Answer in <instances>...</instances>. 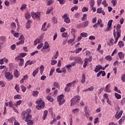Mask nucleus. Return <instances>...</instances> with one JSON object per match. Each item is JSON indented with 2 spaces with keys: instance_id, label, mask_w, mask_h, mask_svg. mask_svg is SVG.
<instances>
[{
  "instance_id": "f257e3e1",
  "label": "nucleus",
  "mask_w": 125,
  "mask_h": 125,
  "mask_svg": "<svg viewBox=\"0 0 125 125\" xmlns=\"http://www.w3.org/2000/svg\"><path fill=\"white\" fill-rule=\"evenodd\" d=\"M31 111H32L30 109H27L25 111H23L21 114V117L22 120H25L27 121V119H31L32 118V115L31 114Z\"/></svg>"
},
{
  "instance_id": "f03ea898",
  "label": "nucleus",
  "mask_w": 125,
  "mask_h": 125,
  "mask_svg": "<svg viewBox=\"0 0 125 125\" xmlns=\"http://www.w3.org/2000/svg\"><path fill=\"white\" fill-rule=\"evenodd\" d=\"M121 28H122V25L121 24H117V37L116 38V33H115V29L113 30V35L115 38V42L114 43L116 44L118 42V41L119 40V38L121 37Z\"/></svg>"
},
{
  "instance_id": "7ed1b4c3",
  "label": "nucleus",
  "mask_w": 125,
  "mask_h": 125,
  "mask_svg": "<svg viewBox=\"0 0 125 125\" xmlns=\"http://www.w3.org/2000/svg\"><path fill=\"white\" fill-rule=\"evenodd\" d=\"M36 108L37 110H41V109H43L44 108V102L42 101V99H39L36 102Z\"/></svg>"
},
{
  "instance_id": "20e7f679",
  "label": "nucleus",
  "mask_w": 125,
  "mask_h": 125,
  "mask_svg": "<svg viewBox=\"0 0 125 125\" xmlns=\"http://www.w3.org/2000/svg\"><path fill=\"white\" fill-rule=\"evenodd\" d=\"M80 100H81V97H80L79 96H75L71 100V106L77 104V103L80 102Z\"/></svg>"
},
{
  "instance_id": "39448f33",
  "label": "nucleus",
  "mask_w": 125,
  "mask_h": 125,
  "mask_svg": "<svg viewBox=\"0 0 125 125\" xmlns=\"http://www.w3.org/2000/svg\"><path fill=\"white\" fill-rule=\"evenodd\" d=\"M57 101L59 102V104L60 105H62L65 103V99H64V95L62 94L58 97Z\"/></svg>"
},
{
  "instance_id": "423d86ee",
  "label": "nucleus",
  "mask_w": 125,
  "mask_h": 125,
  "mask_svg": "<svg viewBox=\"0 0 125 125\" xmlns=\"http://www.w3.org/2000/svg\"><path fill=\"white\" fill-rule=\"evenodd\" d=\"M15 60H17V61H18V60L20 61L19 63L20 67H22L24 65V60L22 58H21L20 56H17L15 58Z\"/></svg>"
},
{
  "instance_id": "0eeeda50",
  "label": "nucleus",
  "mask_w": 125,
  "mask_h": 125,
  "mask_svg": "<svg viewBox=\"0 0 125 125\" xmlns=\"http://www.w3.org/2000/svg\"><path fill=\"white\" fill-rule=\"evenodd\" d=\"M112 23H113V20H110L108 21L106 29L104 30V32H108L112 30Z\"/></svg>"
},
{
  "instance_id": "6e6552de",
  "label": "nucleus",
  "mask_w": 125,
  "mask_h": 125,
  "mask_svg": "<svg viewBox=\"0 0 125 125\" xmlns=\"http://www.w3.org/2000/svg\"><path fill=\"white\" fill-rule=\"evenodd\" d=\"M5 77L8 81H11L13 79V75L10 72H6L5 73Z\"/></svg>"
},
{
  "instance_id": "1a4fd4ad",
  "label": "nucleus",
  "mask_w": 125,
  "mask_h": 125,
  "mask_svg": "<svg viewBox=\"0 0 125 125\" xmlns=\"http://www.w3.org/2000/svg\"><path fill=\"white\" fill-rule=\"evenodd\" d=\"M31 16L33 19H36V18H40L41 17V13L40 12L35 13L34 12H32Z\"/></svg>"
},
{
  "instance_id": "9d476101",
  "label": "nucleus",
  "mask_w": 125,
  "mask_h": 125,
  "mask_svg": "<svg viewBox=\"0 0 125 125\" xmlns=\"http://www.w3.org/2000/svg\"><path fill=\"white\" fill-rule=\"evenodd\" d=\"M62 19H64V21L67 24H69L70 22V18H69V16L67 14L64 15L62 17Z\"/></svg>"
},
{
  "instance_id": "9b49d317",
  "label": "nucleus",
  "mask_w": 125,
  "mask_h": 125,
  "mask_svg": "<svg viewBox=\"0 0 125 125\" xmlns=\"http://www.w3.org/2000/svg\"><path fill=\"white\" fill-rule=\"evenodd\" d=\"M100 70H105V68L102 67L101 65H97L95 69L94 70L95 73H98Z\"/></svg>"
},
{
  "instance_id": "f8f14e48",
  "label": "nucleus",
  "mask_w": 125,
  "mask_h": 125,
  "mask_svg": "<svg viewBox=\"0 0 125 125\" xmlns=\"http://www.w3.org/2000/svg\"><path fill=\"white\" fill-rule=\"evenodd\" d=\"M76 64L77 62H72L70 64L66 65L65 68H66L67 70H70V68H71V67H74V66H76Z\"/></svg>"
},
{
  "instance_id": "ddd939ff",
  "label": "nucleus",
  "mask_w": 125,
  "mask_h": 125,
  "mask_svg": "<svg viewBox=\"0 0 125 125\" xmlns=\"http://www.w3.org/2000/svg\"><path fill=\"white\" fill-rule=\"evenodd\" d=\"M105 91L108 93H111V92H112V91H111V85H110V84H108L106 85L105 88Z\"/></svg>"
},
{
  "instance_id": "4468645a",
  "label": "nucleus",
  "mask_w": 125,
  "mask_h": 125,
  "mask_svg": "<svg viewBox=\"0 0 125 125\" xmlns=\"http://www.w3.org/2000/svg\"><path fill=\"white\" fill-rule=\"evenodd\" d=\"M122 115H123V111H121L120 112H117L115 114V119H117V120H119L121 117Z\"/></svg>"
},
{
  "instance_id": "2eb2a0df",
  "label": "nucleus",
  "mask_w": 125,
  "mask_h": 125,
  "mask_svg": "<svg viewBox=\"0 0 125 125\" xmlns=\"http://www.w3.org/2000/svg\"><path fill=\"white\" fill-rule=\"evenodd\" d=\"M74 60L75 62H78V63H83V60H82V58L81 57H76L74 58Z\"/></svg>"
},
{
  "instance_id": "dca6fc26",
  "label": "nucleus",
  "mask_w": 125,
  "mask_h": 125,
  "mask_svg": "<svg viewBox=\"0 0 125 125\" xmlns=\"http://www.w3.org/2000/svg\"><path fill=\"white\" fill-rule=\"evenodd\" d=\"M118 55L119 56L120 60H124V59H125V54L123 53V52H119Z\"/></svg>"
},
{
  "instance_id": "f3484780",
  "label": "nucleus",
  "mask_w": 125,
  "mask_h": 125,
  "mask_svg": "<svg viewBox=\"0 0 125 125\" xmlns=\"http://www.w3.org/2000/svg\"><path fill=\"white\" fill-rule=\"evenodd\" d=\"M97 13H99V14H103V15H105V12H104V10H102V8H99L97 9Z\"/></svg>"
},
{
  "instance_id": "a211bd4d",
  "label": "nucleus",
  "mask_w": 125,
  "mask_h": 125,
  "mask_svg": "<svg viewBox=\"0 0 125 125\" xmlns=\"http://www.w3.org/2000/svg\"><path fill=\"white\" fill-rule=\"evenodd\" d=\"M72 83H70L66 84V88H65V91L69 92L70 91V87L72 86Z\"/></svg>"
},
{
  "instance_id": "6ab92c4d",
  "label": "nucleus",
  "mask_w": 125,
  "mask_h": 125,
  "mask_svg": "<svg viewBox=\"0 0 125 125\" xmlns=\"http://www.w3.org/2000/svg\"><path fill=\"white\" fill-rule=\"evenodd\" d=\"M84 111L85 113L84 117H86L87 118V114H88V107L87 106L84 107Z\"/></svg>"
},
{
  "instance_id": "aec40b11",
  "label": "nucleus",
  "mask_w": 125,
  "mask_h": 125,
  "mask_svg": "<svg viewBox=\"0 0 125 125\" xmlns=\"http://www.w3.org/2000/svg\"><path fill=\"white\" fill-rule=\"evenodd\" d=\"M14 75L15 78H19L20 76V72H19L17 69H16L14 72Z\"/></svg>"
},
{
  "instance_id": "412c9836",
  "label": "nucleus",
  "mask_w": 125,
  "mask_h": 125,
  "mask_svg": "<svg viewBox=\"0 0 125 125\" xmlns=\"http://www.w3.org/2000/svg\"><path fill=\"white\" fill-rule=\"evenodd\" d=\"M49 47V44L48 43V42H45L44 43V46L42 47V49H47Z\"/></svg>"
},
{
  "instance_id": "4be33fe9",
  "label": "nucleus",
  "mask_w": 125,
  "mask_h": 125,
  "mask_svg": "<svg viewBox=\"0 0 125 125\" xmlns=\"http://www.w3.org/2000/svg\"><path fill=\"white\" fill-rule=\"evenodd\" d=\"M76 40V35H74L72 39H70L67 42L68 44H70L72 42H74Z\"/></svg>"
},
{
  "instance_id": "5701e85b",
  "label": "nucleus",
  "mask_w": 125,
  "mask_h": 125,
  "mask_svg": "<svg viewBox=\"0 0 125 125\" xmlns=\"http://www.w3.org/2000/svg\"><path fill=\"white\" fill-rule=\"evenodd\" d=\"M39 93H40L39 91L34 90L33 91V92H32V95L33 96H34V97H38V96L39 95Z\"/></svg>"
},
{
  "instance_id": "b1692460",
  "label": "nucleus",
  "mask_w": 125,
  "mask_h": 125,
  "mask_svg": "<svg viewBox=\"0 0 125 125\" xmlns=\"http://www.w3.org/2000/svg\"><path fill=\"white\" fill-rule=\"evenodd\" d=\"M39 73V67H37L33 72L32 73L33 77H36L37 76V74Z\"/></svg>"
},
{
  "instance_id": "393cba45",
  "label": "nucleus",
  "mask_w": 125,
  "mask_h": 125,
  "mask_svg": "<svg viewBox=\"0 0 125 125\" xmlns=\"http://www.w3.org/2000/svg\"><path fill=\"white\" fill-rule=\"evenodd\" d=\"M30 119H27L26 120H25V122H27V124L28 125H33L34 123L33 122V121L29 120Z\"/></svg>"
},
{
  "instance_id": "a878e982",
  "label": "nucleus",
  "mask_w": 125,
  "mask_h": 125,
  "mask_svg": "<svg viewBox=\"0 0 125 125\" xmlns=\"http://www.w3.org/2000/svg\"><path fill=\"white\" fill-rule=\"evenodd\" d=\"M79 111H80V109H79L78 108H75V109H72V113L73 114H74L75 115H77V114H78Z\"/></svg>"
},
{
  "instance_id": "bb28decb",
  "label": "nucleus",
  "mask_w": 125,
  "mask_h": 125,
  "mask_svg": "<svg viewBox=\"0 0 125 125\" xmlns=\"http://www.w3.org/2000/svg\"><path fill=\"white\" fill-rule=\"evenodd\" d=\"M88 24H89V21H86L83 23V28H85L88 26Z\"/></svg>"
},
{
  "instance_id": "cd10ccee",
  "label": "nucleus",
  "mask_w": 125,
  "mask_h": 125,
  "mask_svg": "<svg viewBox=\"0 0 125 125\" xmlns=\"http://www.w3.org/2000/svg\"><path fill=\"white\" fill-rule=\"evenodd\" d=\"M82 83H85V75L83 74L82 75V78L81 79Z\"/></svg>"
},
{
  "instance_id": "c85d7f7f",
  "label": "nucleus",
  "mask_w": 125,
  "mask_h": 125,
  "mask_svg": "<svg viewBox=\"0 0 125 125\" xmlns=\"http://www.w3.org/2000/svg\"><path fill=\"white\" fill-rule=\"evenodd\" d=\"M48 113V111L47 110H45L43 113V116L42 117L43 120H45V118H46V116H47V114Z\"/></svg>"
},
{
  "instance_id": "c756f323",
  "label": "nucleus",
  "mask_w": 125,
  "mask_h": 125,
  "mask_svg": "<svg viewBox=\"0 0 125 125\" xmlns=\"http://www.w3.org/2000/svg\"><path fill=\"white\" fill-rule=\"evenodd\" d=\"M87 36H88L87 33L85 32H83L80 34V36L83 38H86Z\"/></svg>"
},
{
  "instance_id": "7c9ffc66",
  "label": "nucleus",
  "mask_w": 125,
  "mask_h": 125,
  "mask_svg": "<svg viewBox=\"0 0 125 125\" xmlns=\"http://www.w3.org/2000/svg\"><path fill=\"white\" fill-rule=\"evenodd\" d=\"M45 26H46V22H44L42 25V30L44 32H45L47 30V29L45 28Z\"/></svg>"
},
{
  "instance_id": "2f4dec72",
  "label": "nucleus",
  "mask_w": 125,
  "mask_h": 125,
  "mask_svg": "<svg viewBox=\"0 0 125 125\" xmlns=\"http://www.w3.org/2000/svg\"><path fill=\"white\" fill-rule=\"evenodd\" d=\"M26 27L27 29H30V28H31V21H27L26 24Z\"/></svg>"
},
{
  "instance_id": "473e14b6",
  "label": "nucleus",
  "mask_w": 125,
  "mask_h": 125,
  "mask_svg": "<svg viewBox=\"0 0 125 125\" xmlns=\"http://www.w3.org/2000/svg\"><path fill=\"white\" fill-rule=\"evenodd\" d=\"M40 74L41 75H42V73H43V71L44 70V67H43V65H41L40 68Z\"/></svg>"
},
{
  "instance_id": "72a5a7b5",
  "label": "nucleus",
  "mask_w": 125,
  "mask_h": 125,
  "mask_svg": "<svg viewBox=\"0 0 125 125\" xmlns=\"http://www.w3.org/2000/svg\"><path fill=\"white\" fill-rule=\"evenodd\" d=\"M125 116H123L121 119H120V120L119 121V125H122L123 122H124V121H125Z\"/></svg>"
},
{
  "instance_id": "f704fd0d",
  "label": "nucleus",
  "mask_w": 125,
  "mask_h": 125,
  "mask_svg": "<svg viewBox=\"0 0 125 125\" xmlns=\"http://www.w3.org/2000/svg\"><path fill=\"white\" fill-rule=\"evenodd\" d=\"M91 7H93L95 5L94 0H91L89 3Z\"/></svg>"
},
{
  "instance_id": "c9c22d12",
  "label": "nucleus",
  "mask_w": 125,
  "mask_h": 125,
  "mask_svg": "<svg viewBox=\"0 0 125 125\" xmlns=\"http://www.w3.org/2000/svg\"><path fill=\"white\" fill-rule=\"evenodd\" d=\"M102 4L104 5V7H107L108 6V3L106 0H104L102 2Z\"/></svg>"
},
{
  "instance_id": "e433bc0d",
  "label": "nucleus",
  "mask_w": 125,
  "mask_h": 125,
  "mask_svg": "<svg viewBox=\"0 0 125 125\" xmlns=\"http://www.w3.org/2000/svg\"><path fill=\"white\" fill-rule=\"evenodd\" d=\"M84 61H86L87 63H88V62H91V61H92V57L91 56L89 58L85 59Z\"/></svg>"
},
{
  "instance_id": "4c0bfd02",
  "label": "nucleus",
  "mask_w": 125,
  "mask_h": 125,
  "mask_svg": "<svg viewBox=\"0 0 125 125\" xmlns=\"http://www.w3.org/2000/svg\"><path fill=\"white\" fill-rule=\"evenodd\" d=\"M46 98L48 101H50V102H53L54 99L53 98H51L50 96H47Z\"/></svg>"
},
{
  "instance_id": "58836bf2",
  "label": "nucleus",
  "mask_w": 125,
  "mask_h": 125,
  "mask_svg": "<svg viewBox=\"0 0 125 125\" xmlns=\"http://www.w3.org/2000/svg\"><path fill=\"white\" fill-rule=\"evenodd\" d=\"M53 10V7L49 8L46 11V14H49Z\"/></svg>"
},
{
  "instance_id": "ea45409f",
  "label": "nucleus",
  "mask_w": 125,
  "mask_h": 125,
  "mask_svg": "<svg viewBox=\"0 0 125 125\" xmlns=\"http://www.w3.org/2000/svg\"><path fill=\"white\" fill-rule=\"evenodd\" d=\"M11 28L14 30L16 28V24L15 22H12L11 24Z\"/></svg>"
},
{
  "instance_id": "a19ab883",
  "label": "nucleus",
  "mask_w": 125,
  "mask_h": 125,
  "mask_svg": "<svg viewBox=\"0 0 125 125\" xmlns=\"http://www.w3.org/2000/svg\"><path fill=\"white\" fill-rule=\"evenodd\" d=\"M115 96L116 97V98H117V99H121V98H122V96H121V95L115 93Z\"/></svg>"
},
{
  "instance_id": "79ce46f5",
  "label": "nucleus",
  "mask_w": 125,
  "mask_h": 125,
  "mask_svg": "<svg viewBox=\"0 0 125 125\" xmlns=\"http://www.w3.org/2000/svg\"><path fill=\"white\" fill-rule=\"evenodd\" d=\"M21 102H22V101L21 100L17 101L16 103L14 104L15 106H16V107H18V106H19V105L21 104Z\"/></svg>"
},
{
  "instance_id": "37998d69",
  "label": "nucleus",
  "mask_w": 125,
  "mask_h": 125,
  "mask_svg": "<svg viewBox=\"0 0 125 125\" xmlns=\"http://www.w3.org/2000/svg\"><path fill=\"white\" fill-rule=\"evenodd\" d=\"M52 22L54 23V24L57 23V19L55 17H53L52 19Z\"/></svg>"
},
{
  "instance_id": "c03bdc74",
  "label": "nucleus",
  "mask_w": 125,
  "mask_h": 125,
  "mask_svg": "<svg viewBox=\"0 0 125 125\" xmlns=\"http://www.w3.org/2000/svg\"><path fill=\"white\" fill-rule=\"evenodd\" d=\"M21 88L22 90V92H25L26 90L27 89L26 87H25V86H24L23 85L21 86Z\"/></svg>"
},
{
  "instance_id": "a18cd8bd",
  "label": "nucleus",
  "mask_w": 125,
  "mask_h": 125,
  "mask_svg": "<svg viewBox=\"0 0 125 125\" xmlns=\"http://www.w3.org/2000/svg\"><path fill=\"white\" fill-rule=\"evenodd\" d=\"M55 71V69H54L53 68H51L49 76H52V75H53V73H54Z\"/></svg>"
},
{
  "instance_id": "49530a36",
  "label": "nucleus",
  "mask_w": 125,
  "mask_h": 125,
  "mask_svg": "<svg viewBox=\"0 0 125 125\" xmlns=\"http://www.w3.org/2000/svg\"><path fill=\"white\" fill-rule=\"evenodd\" d=\"M62 38H67L68 37V33L67 32H64L62 34Z\"/></svg>"
},
{
  "instance_id": "de8ad7c7",
  "label": "nucleus",
  "mask_w": 125,
  "mask_h": 125,
  "mask_svg": "<svg viewBox=\"0 0 125 125\" xmlns=\"http://www.w3.org/2000/svg\"><path fill=\"white\" fill-rule=\"evenodd\" d=\"M25 42L24 40H21L19 42H17V45H19V44H24Z\"/></svg>"
},
{
  "instance_id": "09e8293b",
  "label": "nucleus",
  "mask_w": 125,
  "mask_h": 125,
  "mask_svg": "<svg viewBox=\"0 0 125 125\" xmlns=\"http://www.w3.org/2000/svg\"><path fill=\"white\" fill-rule=\"evenodd\" d=\"M41 42V40H40V39H37L36 40H35L34 41V45H37V43H39V42Z\"/></svg>"
},
{
  "instance_id": "8fccbe9b",
  "label": "nucleus",
  "mask_w": 125,
  "mask_h": 125,
  "mask_svg": "<svg viewBox=\"0 0 125 125\" xmlns=\"http://www.w3.org/2000/svg\"><path fill=\"white\" fill-rule=\"evenodd\" d=\"M15 89H16L17 92H19V90H20V88L19 87V85L18 84H16L15 87Z\"/></svg>"
},
{
  "instance_id": "3c124183",
  "label": "nucleus",
  "mask_w": 125,
  "mask_h": 125,
  "mask_svg": "<svg viewBox=\"0 0 125 125\" xmlns=\"http://www.w3.org/2000/svg\"><path fill=\"white\" fill-rule=\"evenodd\" d=\"M59 55V52H58V51H57L55 56H54V59H57V58H58Z\"/></svg>"
},
{
  "instance_id": "603ef678",
  "label": "nucleus",
  "mask_w": 125,
  "mask_h": 125,
  "mask_svg": "<svg viewBox=\"0 0 125 125\" xmlns=\"http://www.w3.org/2000/svg\"><path fill=\"white\" fill-rule=\"evenodd\" d=\"M111 3H112L113 6H116L117 5V0H112Z\"/></svg>"
},
{
  "instance_id": "864d4df0",
  "label": "nucleus",
  "mask_w": 125,
  "mask_h": 125,
  "mask_svg": "<svg viewBox=\"0 0 125 125\" xmlns=\"http://www.w3.org/2000/svg\"><path fill=\"white\" fill-rule=\"evenodd\" d=\"M82 49H83V48H78L76 49L75 50V53H76V54H77V53H80V51H82Z\"/></svg>"
},
{
  "instance_id": "5fc2aeb1",
  "label": "nucleus",
  "mask_w": 125,
  "mask_h": 125,
  "mask_svg": "<svg viewBox=\"0 0 125 125\" xmlns=\"http://www.w3.org/2000/svg\"><path fill=\"white\" fill-rule=\"evenodd\" d=\"M25 18L27 20H29V19H30V18H31V15H30L29 13H26L25 14Z\"/></svg>"
},
{
  "instance_id": "6e6d98bb",
  "label": "nucleus",
  "mask_w": 125,
  "mask_h": 125,
  "mask_svg": "<svg viewBox=\"0 0 125 125\" xmlns=\"http://www.w3.org/2000/svg\"><path fill=\"white\" fill-rule=\"evenodd\" d=\"M43 47V43H41L40 44L38 45L37 47V48L38 49H41V48H42V47Z\"/></svg>"
},
{
  "instance_id": "4d7b16f0",
  "label": "nucleus",
  "mask_w": 125,
  "mask_h": 125,
  "mask_svg": "<svg viewBox=\"0 0 125 125\" xmlns=\"http://www.w3.org/2000/svg\"><path fill=\"white\" fill-rule=\"evenodd\" d=\"M26 7H27V5L26 4H22L21 5V10H23V9H26Z\"/></svg>"
},
{
  "instance_id": "13d9d810",
  "label": "nucleus",
  "mask_w": 125,
  "mask_h": 125,
  "mask_svg": "<svg viewBox=\"0 0 125 125\" xmlns=\"http://www.w3.org/2000/svg\"><path fill=\"white\" fill-rule=\"evenodd\" d=\"M21 96L20 95H16L14 96V99H21Z\"/></svg>"
},
{
  "instance_id": "bf43d9fd",
  "label": "nucleus",
  "mask_w": 125,
  "mask_h": 125,
  "mask_svg": "<svg viewBox=\"0 0 125 125\" xmlns=\"http://www.w3.org/2000/svg\"><path fill=\"white\" fill-rule=\"evenodd\" d=\"M121 80L123 83H125V74H123L121 76Z\"/></svg>"
},
{
  "instance_id": "052dcab7",
  "label": "nucleus",
  "mask_w": 125,
  "mask_h": 125,
  "mask_svg": "<svg viewBox=\"0 0 125 125\" xmlns=\"http://www.w3.org/2000/svg\"><path fill=\"white\" fill-rule=\"evenodd\" d=\"M118 45L120 47H122V46H124V42L123 41H120L119 42Z\"/></svg>"
},
{
  "instance_id": "680f3d73",
  "label": "nucleus",
  "mask_w": 125,
  "mask_h": 125,
  "mask_svg": "<svg viewBox=\"0 0 125 125\" xmlns=\"http://www.w3.org/2000/svg\"><path fill=\"white\" fill-rule=\"evenodd\" d=\"M57 63V61L56 60H52L51 62V65H54Z\"/></svg>"
},
{
  "instance_id": "e2e57ef3",
  "label": "nucleus",
  "mask_w": 125,
  "mask_h": 125,
  "mask_svg": "<svg viewBox=\"0 0 125 125\" xmlns=\"http://www.w3.org/2000/svg\"><path fill=\"white\" fill-rule=\"evenodd\" d=\"M0 85H1L2 87H4V86H5V83H4L3 81H0Z\"/></svg>"
},
{
  "instance_id": "0e129e2a",
  "label": "nucleus",
  "mask_w": 125,
  "mask_h": 125,
  "mask_svg": "<svg viewBox=\"0 0 125 125\" xmlns=\"http://www.w3.org/2000/svg\"><path fill=\"white\" fill-rule=\"evenodd\" d=\"M88 11V8L85 7H84L82 9V12H86Z\"/></svg>"
},
{
  "instance_id": "69168bd1",
  "label": "nucleus",
  "mask_w": 125,
  "mask_h": 125,
  "mask_svg": "<svg viewBox=\"0 0 125 125\" xmlns=\"http://www.w3.org/2000/svg\"><path fill=\"white\" fill-rule=\"evenodd\" d=\"M27 55V53H21L20 54V57H25Z\"/></svg>"
},
{
  "instance_id": "338daca9",
  "label": "nucleus",
  "mask_w": 125,
  "mask_h": 125,
  "mask_svg": "<svg viewBox=\"0 0 125 125\" xmlns=\"http://www.w3.org/2000/svg\"><path fill=\"white\" fill-rule=\"evenodd\" d=\"M71 34L72 35H73V36H75V33H76V32H77V30H76V29L72 28L71 30Z\"/></svg>"
},
{
  "instance_id": "774afa93",
  "label": "nucleus",
  "mask_w": 125,
  "mask_h": 125,
  "mask_svg": "<svg viewBox=\"0 0 125 125\" xmlns=\"http://www.w3.org/2000/svg\"><path fill=\"white\" fill-rule=\"evenodd\" d=\"M105 59L108 61H111V60H112V58L111 57V56H107L105 57Z\"/></svg>"
}]
</instances>
